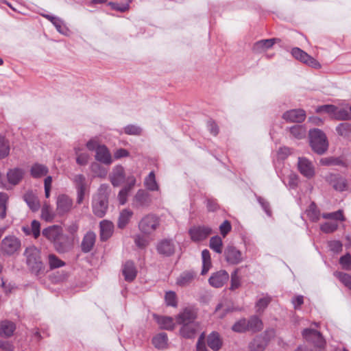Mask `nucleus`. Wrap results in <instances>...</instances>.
Instances as JSON below:
<instances>
[{
    "mask_svg": "<svg viewBox=\"0 0 351 351\" xmlns=\"http://www.w3.org/2000/svg\"><path fill=\"white\" fill-rule=\"evenodd\" d=\"M309 141L312 149L317 154H323L328 149V143L326 136L319 129L309 131Z\"/></svg>",
    "mask_w": 351,
    "mask_h": 351,
    "instance_id": "obj_1",
    "label": "nucleus"
},
{
    "mask_svg": "<svg viewBox=\"0 0 351 351\" xmlns=\"http://www.w3.org/2000/svg\"><path fill=\"white\" fill-rule=\"evenodd\" d=\"M26 263L31 271L38 274L44 269V265L40 260V251L35 246L31 245L25 250Z\"/></svg>",
    "mask_w": 351,
    "mask_h": 351,
    "instance_id": "obj_2",
    "label": "nucleus"
},
{
    "mask_svg": "<svg viewBox=\"0 0 351 351\" xmlns=\"http://www.w3.org/2000/svg\"><path fill=\"white\" fill-rule=\"evenodd\" d=\"M302 336L306 341L314 345V351H325L326 341L318 330L306 328L302 331Z\"/></svg>",
    "mask_w": 351,
    "mask_h": 351,
    "instance_id": "obj_3",
    "label": "nucleus"
},
{
    "mask_svg": "<svg viewBox=\"0 0 351 351\" xmlns=\"http://www.w3.org/2000/svg\"><path fill=\"white\" fill-rule=\"evenodd\" d=\"M160 226V220L153 214L145 215L138 223V228L145 234H151L156 230Z\"/></svg>",
    "mask_w": 351,
    "mask_h": 351,
    "instance_id": "obj_4",
    "label": "nucleus"
},
{
    "mask_svg": "<svg viewBox=\"0 0 351 351\" xmlns=\"http://www.w3.org/2000/svg\"><path fill=\"white\" fill-rule=\"evenodd\" d=\"M21 243L19 239L14 236L5 237L1 241V251L6 255H13L21 249Z\"/></svg>",
    "mask_w": 351,
    "mask_h": 351,
    "instance_id": "obj_5",
    "label": "nucleus"
},
{
    "mask_svg": "<svg viewBox=\"0 0 351 351\" xmlns=\"http://www.w3.org/2000/svg\"><path fill=\"white\" fill-rule=\"evenodd\" d=\"M152 202L151 194L145 189H138L132 199V206L136 208H145Z\"/></svg>",
    "mask_w": 351,
    "mask_h": 351,
    "instance_id": "obj_6",
    "label": "nucleus"
},
{
    "mask_svg": "<svg viewBox=\"0 0 351 351\" xmlns=\"http://www.w3.org/2000/svg\"><path fill=\"white\" fill-rule=\"evenodd\" d=\"M197 317V310L192 306L182 309L176 317V323L178 325L196 322Z\"/></svg>",
    "mask_w": 351,
    "mask_h": 351,
    "instance_id": "obj_7",
    "label": "nucleus"
},
{
    "mask_svg": "<svg viewBox=\"0 0 351 351\" xmlns=\"http://www.w3.org/2000/svg\"><path fill=\"white\" fill-rule=\"evenodd\" d=\"M73 207V199L67 195H59L56 199V213L59 216L69 213Z\"/></svg>",
    "mask_w": 351,
    "mask_h": 351,
    "instance_id": "obj_8",
    "label": "nucleus"
},
{
    "mask_svg": "<svg viewBox=\"0 0 351 351\" xmlns=\"http://www.w3.org/2000/svg\"><path fill=\"white\" fill-rule=\"evenodd\" d=\"M292 56L298 60L314 68L319 69L321 67L320 64L307 53L298 47H294L291 50Z\"/></svg>",
    "mask_w": 351,
    "mask_h": 351,
    "instance_id": "obj_9",
    "label": "nucleus"
},
{
    "mask_svg": "<svg viewBox=\"0 0 351 351\" xmlns=\"http://www.w3.org/2000/svg\"><path fill=\"white\" fill-rule=\"evenodd\" d=\"M127 178L125 168L121 165H115L109 174L110 182L114 187L119 186L123 182L126 183Z\"/></svg>",
    "mask_w": 351,
    "mask_h": 351,
    "instance_id": "obj_10",
    "label": "nucleus"
},
{
    "mask_svg": "<svg viewBox=\"0 0 351 351\" xmlns=\"http://www.w3.org/2000/svg\"><path fill=\"white\" fill-rule=\"evenodd\" d=\"M298 168L300 173L307 179H311L315 175V169L313 162L305 157L298 158Z\"/></svg>",
    "mask_w": 351,
    "mask_h": 351,
    "instance_id": "obj_11",
    "label": "nucleus"
},
{
    "mask_svg": "<svg viewBox=\"0 0 351 351\" xmlns=\"http://www.w3.org/2000/svg\"><path fill=\"white\" fill-rule=\"evenodd\" d=\"M136 178L134 175H130L126 180L125 185L119 191L118 193V200L121 205H124L127 201L129 195L136 185Z\"/></svg>",
    "mask_w": 351,
    "mask_h": 351,
    "instance_id": "obj_12",
    "label": "nucleus"
},
{
    "mask_svg": "<svg viewBox=\"0 0 351 351\" xmlns=\"http://www.w3.org/2000/svg\"><path fill=\"white\" fill-rule=\"evenodd\" d=\"M176 244L173 239H164L158 242L156 250L163 256H171L176 251Z\"/></svg>",
    "mask_w": 351,
    "mask_h": 351,
    "instance_id": "obj_13",
    "label": "nucleus"
},
{
    "mask_svg": "<svg viewBox=\"0 0 351 351\" xmlns=\"http://www.w3.org/2000/svg\"><path fill=\"white\" fill-rule=\"evenodd\" d=\"M225 259L230 265H238L243 261V256L236 247L229 245L224 250Z\"/></svg>",
    "mask_w": 351,
    "mask_h": 351,
    "instance_id": "obj_14",
    "label": "nucleus"
},
{
    "mask_svg": "<svg viewBox=\"0 0 351 351\" xmlns=\"http://www.w3.org/2000/svg\"><path fill=\"white\" fill-rule=\"evenodd\" d=\"M212 232V228L206 226H193L189 230L191 239L195 242L204 240Z\"/></svg>",
    "mask_w": 351,
    "mask_h": 351,
    "instance_id": "obj_15",
    "label": "nucleus"
},
{
    "mask_svg": "<svg viewBox=\"0 0 351 351\" xmlns=\"http://www.w3.org/2000/svg\"><path fill=\"white\" fill-rule=\"evenodd\" d=\"M93 212L98 217H103L108 208V199L93 197L92 203Z\"/></svg>",
    "mask_w": 351,
    "mask_h": 351,
    "instance_id": "obj_16",
    "label": "nucleus"
},
{
    "mask_svg": "<svg viewBox=\"0 0 351 351\" xmlns=\"http://www.w3.org/2000/svg\"><path fill=\"white\" fill-rule=\"evenodd\" d=\"M180 335L185 339H193L199 330V322H193L180 325Z\"/></svg>",
    "mask_w": 351,
    "mask_h": 351,
    "instance_id": "obj_17",
    "label": "nucleus"
},
{
    "mask_svg": "<svg viewBox=\"0 0 351 351\" xmlns=\"http://www.w3.org/2000/svg\"><path fill=\"white\" fill-rule=\"evenodd\" d=\"M95 158L97 161L106 165H110L113 162V158L109 149L104 145L98 147V149L95 152Z\"/></svg>",
    "mask_w": 351,
    "mask_h": 351,
    "instance_id": "obj_18",
    "label": "nucleus"
},
{
    "mask_svg": "<svg viewBox=\"0 0 351 351\" xmlns=\"http://www.w3.org/2000/svg\"><path fill=\"white\" fill-rule=\"evenodd\" d=\"M43 235L49 241L53 243L56 240L61 239L64 235L62 228L57 225L49 226L43 230Z\"/></svg>",
    "mask_w": 351,
    "mask_h": 351,
    "instance_id": "obj_19",
    "label": "nucleus"
},
{
    "mask_svg": "<svg viewBox=\"0 0 351 351\" xmlns=\"http://www.w3.org/2000/svg\"><path fill=\"white\" fill-rule=\"evenodd\" d=\"M282 118L288 122L301 123L304 121L306 114L302 109H293L285 112Z\"/></svg>",
    "mask_w": 351,
    "mask_h": 351,
    "instance_id": "obj_20",
    "label": "nucleus"
},
{
    "mask_svg": "<svg viewBox=\"0 0 351 351\" xmlns=\"http://www.w3.org/2000/svg\"><path fill=\"white\" fill-rule=\"evenodd\" d=\"M326 180L337 191H343L347 188V182L346 179L338 174H329L326 176Z\"/></svg>",
    "mask_w": 351,
    "mask_h": 351,
    "instance_id": "obj_21",
    "label": "nucleus"
},
{
    "mask_svg": "<svg viewBox=\"0 0 351 351\" xmlns=\"http://www.w3.org/2000/svg\"><path fill=\"white\" fill-rule=\"evenodd\" d=\"M229 275L225 270H220L213 274L209 278L211 286L219 288L222 287L228 280Z\"/></svg>",
    "mask_w": 351,
    "mask_h": 351,
    "instance_id": "obj_22",
    "label": "nucleus"
},
{
    "mask_svg": "<svg viewBox=\"0 0 351 351\" xmlns=\"http://www.w3.org/2000/svg\"><path fill=\"white\" fill-rule=\"evenodd\" d=\"M122 274L128 282L133 281L137 275V269L132 261H126L122 267Z\"/></svg>",
    "mask_w": 351,
    "mask_h": 351,
    "instance_id": "obj_23",
    "label": "nucleus"
},
{
    "mask_svg": "<svg viewBox=\"0 0 351 351\" xmlns=\"http://www.w3.org/2000/svg\"><path fill=\"white\" fill-rule=\"evenodd\" d=\"M16 330V324L10 320H3L0 322V337H10L13 335Z\"/></svg>",
    "mask_w": 351,
    "mask_h": 351,
    "instance_id": "obj_24",
    "label": "nucleus"
},
{
    "mask_svg": "<svg viewBox=\"0 0 351 351\" xmlns=\"http://www.w3.org/2000/svg\"><path fill=\"white\" fill-rule=\"evenodd\" d=\"M278 39L276 38H270L257 41L254 44L252 50L254 53H263L272 47V46L276 43V41Z\"/></svg>",
    "mask_w": 351,
    "mask_h": 351,
    "instance_id": "obj_25",
    "label": "nucleus"
},
{
    "mask_svg": "<svg viewBox=\"0 0 351 351\" xmlns=\"http://www.w3.org/2000/svg\"><path fill=\"white\" fill-rule=\"evenodd\" d=\"M99 227L101 240L106 241L112 235L114 225L111 221L103 220L100 222Z\"/></svg>",
    "mask_w": 351,
    "mask_h": 351,
    "instance_id": "obj_26",
    "label": "nucleus"
},
{
    "mask_svg": "<svg viewBox=\"0 0 351 351\" xmlns=\"http://www.w3.org/2000/svg\"><path fill=\"white\" fill-rule=\"evenodd\" d=\"M41 15L49 20L56 27L58 32L64 35L67 34L68 29L65 27L61 19L56 16L47 14H41Z\"/></svg>",
    "mask_w": 351,
    "mask_h": 351,
    "instance_id": "obj_27",
    "label": "nucleus"
},
{
    "mask_svg": "<svg viewBox=\"0 0 351 351\" xmlns=\"http://www.w3.org/2000/svg\"><path fill=\"white\" fill-rule=\"evenodd\" d=\"M96 241V234L93 232H88L82 242V250L84 252H89L93 247Z\"/></svg>",
    "mask_w": 351,
    "mask_h": 351,
    "instance_id": "obj_28",
    "label": "nucleus"
},
{
    "mask_svg": "<svg viewBox=\"0 0 351 351\" xmlns=\"http://www.w3.org/2000/svg\"><path fill=\"white\" fill-rule=\"evenodd\" d=\"M154 317L160 328L167 330H172L174 329L176 323H175L171 317L156 315Z\"/></svg>",
    "mask_w": 351,
    "mask_h": 351,
    "instance_id": "obj_29",
    "label": "nucleus"
},
{
    "mask_svg": "<svg viewBox=\"0 0 351 351\" xmlns=\"http://www.w3.org/2000/svg\"><path fill=\"white\" fill-rule=\"evenodd\" d=\"M24 171L22 169L14 168L10 169L7 173V178L9 183L16 185L23 178Z\"/></svg>",
    "mask_w": 351,
    "mask_h": 351,
    "instance_id": "obj_30",
    "label": "nucleus"
},
{
    "mask_svg": "<svg viewBox=\"0 0 351 351\" xmlns=\"http://www.w3.org/2000/svg\"><path fill=\"white\" fill-rule=\"evenodd\" d=\"M24 200L33 211H37L40 208V202L38 197L32 192H27L24 195Z\"/></svg>",
    "mask_w": 351,
    "mask_h": 351,
    "instance_id": "obj_31",
    "label": "nucleus"
},
{
    "mask_svg": "<svg viewBox=\"0 0 351 351\" xmlns=\"http://www.w3.org/2000/svg\"><path fill=\"white\" fill-rule=\"evenodd\" d=\"M144 186L149 191H158L159 185L156 182L155 173L151 171L144 179Z\"/></svg>",
    "mask_w": 351,
    "mask_h": 351,
    "instance_id": "obj_32",
    "label": "nucleus"
},
{
    "mask_svg": "<svg viewBox=\"0 0 351 351\" xmlns=\"http://www.w3.org/2000/svg\"><path fill=\"white\" fill-rule=\"evenodd\" d=\"M207 343L208 346L215 351L219 350L222 346V341L220 336L215 332H213L208 335Z\"/></svg>",
    "mask_w": 351,
    "mask_h": 351,
    "instance_id": "obj_33",
    "label": "nucleus"
},
{
    "mask_svg": "<svg viewBox=\"0 0 351 351\" xmlns=\"http://www.w3.org/2000/svg\"><path fill=\"white\" fill-rule=\"evenodd\" d=\"M49 172L48 168L42 164L35 163L30 169V173L32 177L39 178L46 176Z\"/></svg>",
    "mask_w": 351,
    "mask_h": 351,
    "instance_id": "obj_34",
    "label": "nucleus"
},
{
    "mask_svg": "<svg viewBox=\"0 0 351 351\" xmlns=\"http://www.w3.org/2000/svg\"><path fill=\"white\" fill-rule=\"evenodd\" d=\"M287 130L289 131L291 136L296 139L305 138L307 132L306 128L302 125H295L287 128Z\"/></svg>",
    "mask_w": 351,
    "mask_h": 351,
    "instance_id": "obj_35",
    "label": "nucleus"
},
{
    "mask_svg": "<svg viewBox=\"0 0 351 351\" xmlns=\"http://www.w3.org/2000/svg\"><path fill=\"white\" fill-rule=\"evenodd\" d=\"M195 276V272L192 271H186L182 273L177 278V284L180 286L184 287L189 285Z\"/></svg>",
    "mask_w": 351,
    "mask_h": 351,
    "instance_id": "obj_36",
    "label": "nucleus"
},
{
    "mask_svg": "<svg viewBox=\"0 0 351 351\" xmlns=\"http://www.w3.org/2000/svg\"><path fill=\"white\" fill-rule=\"evenodd\" d=\"M267 341L263 337L258 336L254 338L249 344V348L252 351H263L266 347Z\"/></svg>",
    "mask_w": 351,
    "mask_h": 351,
    "instance_id": "obj_37",
    "label": "nucleus"
},
{
    "mask_svg": "<svg viewBox=\"0 0 351 351\" xmlns=\"http://www.w3.org/2000/svg\"><path fill=\"white\" fill-rule=\"evenodd\" d=\"M202 269L201 274L205 275L211 268L212 263L210 252L208 250H204L202 252Z\"/></svg>",
    "mask_w": 351,
    "mask_h": 351,
    "instance_id": "obj_38",
    "label": "nucleus"
},
{
    "mask_svg": "<svg viewBox=\"0 0 351 351\" xmlns=\"http://www.w3.org/2000/svg\"><path fill=\"white\" fill-rule=\"evenodd\" d=\"M53 243L56 250L60 253H64L71 247L67 237L65 235H63L61 239L56 240Z\"/></svg>",
    "mask_w": 351,
    "mask_h": 351,
    "instance_id": "obj_39",
    "label": "nucleus"
},
{
    "mask_svg": "<svg viewBox=\"0 0 351 351\" xmlns=\"http://www.w3.org/2000/svg\"><path fill=\"white\" fill-rule=\"evenodd\" d=\"M55 217L56 214L52 210L49 204L45 202L41 209V218L47 222H51Z\"/></svg>",
    "mask_w": 351,
    "mask_h": 351,
    "instance_id": "obj_40",
    "label": "nucleus"
},
{
    "mask_svg": "<svg viewBox=\"0 0 351 351\" xmlns=\"http://www.w3.org/2000/svg\"><path fill=\"white\" fill-rule=\"evenodd\" d=\"M74 152L76 155V162L82 166L86 165L90 159V154L86 152H82L80 147H75Z\"/></svg>",
    "mask_w": 351,
    "mask_h": 351,
    "instance_id": "obj_41",
    "label": "nucleus"
},
{
    "mask_svg": "<svg viewBox=\"0 0 351 351\" xmlns=\"http://www.w3.org/2000/svg\"><path fill=\"white\" fill-rule=\"evenodd\" d=\"M247 322L248 330L256 332L263 329V322L256 316H252L249 319H247Z\"/></svg>",
    "mask_w": 351,
    "mask_h": 351,
    "instance_id": "obj_42",
    "label": "nucleus"
},
{
    "mask_svg": "<svg viewBox=\"0 0 351 351\" xmlns=\"http://www.w3.org/2000/svg\"><path fill=\"white\" fill-rule=\"evenodd\" d=\"M133 215V212L129 209H123L119 215L118 227L123 228L129 222Z\"/></svg>",
    "mask_w": 351,
    "mask_h": 351,
    "instance_id": "obj_43",
    "label": "nucleus"
},
{
    "mask_svg": "<svg viewBox=\"0 0 351 351\" xmlns=\"http://www.w3.org/2000/svg\"><path fill=\"white\" fill-rule=\"evenodd\" d=\"M271 298L269 295H263L261 297L255 304L256 311L258 313H261L267 307L269 304L271 302Z\"/></svg>",
    "mask_w": 351,
    "mask_h": 351,
    "instance_id": "obj_44",
    "label": "nucleus"
},
{
    "mask_svg": "<svg viewBox=\"0 0 351 351\" xmlns=\"http://www.w3.org/2000/svg\"><path fill=\"white\" fill-rule=\"evenodd\" d=\"M167 340V334L162 332L155 336L152 339V343L156 348L162 349L166 346Z\"/></svg>",
    "mask_w": 351,
    "mask_h": 351,
    "instance_id": "obj_45",
    "label": "nucleus"
},
{
    "mask_svg": "<svg viewBox=\"0 0 351 351\" xmlns=\"http://www.w3.org/2000/svg\"><path fill=\"white\" fill-rule=\"evenodd\" d=\"M306 214L308 218L314 222L317 221L319 219L320 213L317 206L315 203L312 202L308 209L306 210Z\"/></svg>",
    "mask_w": 351,
    "mask_h": 351,
    "instance_id": "obj_46",
    "label": "nucleus"
},
{
    "mask_svg": "<svg viewBox=\"0 0 351 351\" xmlns=\"http://www.w3.org/2000/svg\"><path fill=\"white\" fill-rule=\"evenodd\" d=\"M222 239L219 236H215L210 239V247L216 253L221 254L222 252Z\"/></svg>",
    "mask_w": 351,
    "mask_h": 351,
    "instance_id": "obj_47",
    "label": "nucleus"
},
{
    "mask_svg": "<svg viewBox=\"0 0 351 351\" xmlns=\"http://www.w3.org/2000/svg\"><path fill=\"white\" fill-rule=\"evenodd\" d=\"M322 216L324 219H332L335 222H337V221H343L346 220L342 210L332 213H323Z\"/></svg>",
    "mask_w": 351,
    "mask_h": 351,
    "instance_id": "obj_48",
    "label": "nucleus"
},
{
    "mask_svg": "<svg viewBox=\"0 0 351 351\" xmlns=\"http://www.w3.org/2000/svg\"><path fill=\"white\" fill-rule=\"evenodd\" d=\"M8 195L6 193H0V218L4 219L6 216Z\"/></svg>",
    "mask_w": 351,
    "mask_h": 351,
    "instance_id": "obj_49",
    "label": "nucleus"
},
{
    "mask_svg": "<svg viewBox=\"0 0 351 351\" xmlns=\"http://www.w3.org/2000/svg\"><path fill=\"white\" fill-rule=\"evenodd\" d=\"M9 142L4 136L0 135V159L7 157L9 155Z\"/></svg>",
    "mask_w": 351,
    "mask_h": 351,
    "instance_id": "obj_50",
    "label": "nucleus"
},
{
    "mask_svg": "<svg viewBox=\"0 0 351 351\" xmlns=\"http://www.w3.org/2000/svg\"><path fill=\"white\" fill-rule=\"evenodd\" d=\"M335 276L348 289L351 290V276L343 272H335Z\"/></svg>",
    "mask_w": 351,
    "mask_h": 351,
    "instance_id": "obj_51",
    "label": "nucleus"
},
{
    "mask_svg": "<svg viewBox=\"0 0 351 351\" xmlns=\"http://www.w3.org/2000/svg\"><path fill=\"white\" fill-rule=\"evenodd\" d=\"M350 118L351 115L347 109L336 107L333 119L337 120H349Z\"/></svg>",
    "mask_w": 351,
    "mask_h": 351,
    "instance_id": "obj_52",
    "label": "nucleus"
},
{
    "mask_svg": "<svg viewBox=\"0 0 351 351\" xmlns=\"http://www.w3.org/2000/svg\"><path fill=\"white\" fill-rule=\"evenodd\" d=\"M90 169L97 177L105 178L107 175V170L97 162H93L90 165Z\"/></svg>",
    "mask_w": 351,
    "mask_h": 351,
    "instance_id": "obj_53",
    "label": "nucleus"
},
{
    "mask_svg": "<svg viewBox=\"0 0 351 351\" xmlns=\"http://www.w3.org/2000/svg\"><path fill=\"white\" fill-rule=\"evenodd\" d=\"M338 223L335 221L325 222L320 225V230L326 234L332 233L337 230Z\"/></svg>",
    "mask_w": 351,
    "mask_h": 351,
    "instance_id": "obj_54",
    "label": "nucleus"
},
{
    "mask_svg": "<svg viewBox=\"0 0 351 351\" xmlns=\"http://www.w3.org/2000/svg\"><path fill=\"white\" fill-rule=\"evenodd\" d=\"M233 331L237 332H243L247 330V322L246 319H241L237 321L232 327Z\"/></svg>",
    "mask_w": 351,
    "mask_h": 351,
    "instance_id": "obj_55",
    "label": "nucleus"
},
{
    "mask_svg": "<svg viewBox=\"0 0 351 351\" xmlns=\"http://www.w3.org/2000/svg\"><path fill=\"white\" fill-rule=\"evenodd\" d=\"M110 192V189L108 184H102L99 186L97 193L94 197L105 198L108 199V195Z\"/></svg>",
    "mask_w": 351,
    "mask_h": 351,
    "instance_id": "obj_56",
    "label": "nucleus"
},
{
    "mask_svg": "<svg viewBox=\"0 0 351 351\" xmlns=\"http://www.w3.org/2000/svg\"><path fill=\"white\" fill-rule=\"evenodd\" d=\"M49 259V265L51 269L61 267L64 265V263L59 259L56 255L54 254H49L48 256Z\"/></svg>",
    "mask_w": 351,
    "mask_h": 351,
    "instance_id": "obj_57",
    "label": "nucleus"
},
{
    "mask_svg": "<svg viewBox=\"0 0 351 351\" xmlns=\"http://www.w3.org/2000/svg\"><path fill=\"white\" fill-rule=\"evenodd\" d=\"M165 302L167 306L176 307L178 305L176 294L173 291H168L165 296Z\"/></svg>",
    "mask_w": 351,
    "mask_h": 351,
    "instance_id": "obj_58",
    "label": "nucleus"
},
{
    "mask_svg": "<svg viewBox=\"0 0 351 351\" xmlns=\"http://www.w3.org/2000/svg\"><path fill=\"white\" fill-rule=\"evenodd\" d=\"M101 145L100 140L97 136L91 138L86 144V147L88 150L95 152L98 149V147Z\"/></svg>",
    "mask_w": 351,
    "mask_h": 351,
    "instance_id": "obj_59",
    "label": "nucleus"
},
{
    "mask_svg": "<svg viewBox=\"0 0 351 351\" xmlns=\"http://www.w3.org/2000/svg\"><path fill=\"white\" fill-rule=\"evenodd\" d=\"M132 1V0H128L126 3L120 5L115 2H109L108 5L111 7L112 10L119 11L121 12H125L128 11L130 8V3Z\"/></svg>",
    "mask_w": 351,
    "mask_h": 351,
    "instance_id": "obj_60",
    "label": "nucleus"
},
{
    "mask_svg": "<svg viewBox=\"0 0 351 351\" xmlns=\"http://www.w3.org/2000/svg\"><path fill=\"white\" fill-rule=\"evenodd\" d=\"M316 110L319 113H322V112L327 113L331 117V118L333 119L335 112L336 110V106H333V105H323V106H319Z\"/></svg>",
    "mask_w": 351,
    "mask_h": 351,
    "instance_id": "obj_61",
    "label": "nucleus"
},
{
    "mask_svg": "<svg viewBox=\"0 0 351 351\" xmlns=\"http://www.w3.org/2000/svg\"><path fill=\"white\" fill-rule=\"evenodd\" d=\"M142 130L135 125H128L124 128V132L129 135H140Z\"/></svg>",
    "mask_w": 351,
    "mask_h": 351,
    "instance_id": "obj_62",
    "label": "nucleus"
},
{
    "mask_svg": "<svg viewBox=\"0 0 351 351\" xmlns=\"http://www.w3.org/2000/svg\"><path fill=\"white\" fill-rule=\"evenodd\" d=\"M339 263L341 265L342 268L346 270L351 269V255L346 254L341 256L339 260Z\"/></svg>",
    "mask_w": 351,
    "mask_h": 351,
    "instance_id": "obj_63",
    "label": "nucleus"
},
{
    "mask_svg": "<svg viewBox=\"0 0 351 351\" xmlns=\"http://www.w3.org/2000/svg\"><path fill=\"white\" fill-rule=\"evenodd\" d=\"M73 182L77 189L86 188V178L82 174L75 175L73 178Z\"/></svg>",
    "mask_w": 351,
    "mask_h": 351,
    "instance_id": "obj_64",
    "label": "nucleus"
}]
</instances>
